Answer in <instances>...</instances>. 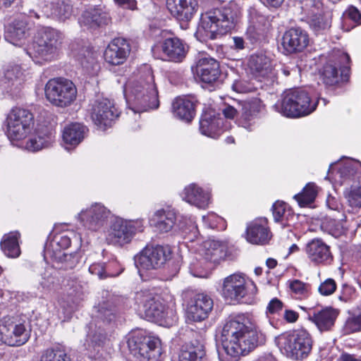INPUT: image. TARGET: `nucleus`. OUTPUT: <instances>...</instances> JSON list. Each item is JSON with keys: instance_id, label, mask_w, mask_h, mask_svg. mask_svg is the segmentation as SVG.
Masks as SVG:
<instances>
[{"instance_id": "obj_54", "label": "nucleus", "mask_w": 361, "mask_h": 361, "mask_svg": "<svg viewBox=\"0 0 361 361\" xmlns=\"http://www.w3.org/2000/svg\"><path fill=\"white\" fill-rule=\"evenodd\" d=\"M55 271L52 268L45 269L39 280V286L44 290L50 289L55 283Z\"/></svg>"}, {"instance_id": "obj_6", "label": "nucleus", "mask_w": 361, "mask_h": 361, "mask_svg": "<svg viewBox=\"0 0 361 361\" xmlns=\"http://www.w3.org/2000/svg\"><path fill=\"white\" fill-rule=\"evenodd\" d=\"M127 343L130 354L137 361H161V341L158 338L138 331L130 336Z\"/></svg>"}, {"instance_id": "obj_22", "label": "nucleus", "mask_w": 361, "mask_h": 361, "mask_svg": "<svg viewBox=\"0 0 361 361\" xmlns=\"http://www.w3.org/2000/svg\"><path fill=\"white\" fill-rule=\"evenodd\" d=\"M213 300L204 293L195 294L188 302L187 317L192 322H201L206 319L213 308Z\"/></svg>"}, {"instance_id": "obj_60", "label": "nucleus", "mask_w": 361, "mask_h": 361, "mask_svg": "<svg viewBox=\"0 0 361 361\" xmlns=\"http://www.w3.org/2000/svg\"><path fill=\"white\" fill-rule=\"evenodd\" d=\"M281 71L285 76H289L293 74H298L300 72V69L297 64L290 62L287 64L283 65L281 68Z\"/></svg>"}, {"instance_id": "obj_15", "label": "nucleus", "mask_w": 361, "mask_h": 361, "mask_svg": "<svg viewBox=\"0 0 361 361\" xmlns=\"http://www.w3.org/2000/svg\"><path fill=\"white\" fill-rule=\"evenodd\" d=\"M119 114L114 104L106 98L97 99L92 104L91 118L94 124L102 130L111 126Z\"/></svg>"}, {"instance_id": "obj_21", "label": "nucleus", "mask_w": 361, "mask_h": 361, "mask_svg": "<svg viewBox=\"0 0 361 361\" xmlns=\"http://www.w3.org/2000/svg\"><path fill=\"white\" fill-rule=\"evenodd\" d=\"M272 233L268 226V220L261 217L253 220L247 225L246 240L253 245H264L269 243Z\"/></svg>"}, {"instance_id": "obj_49", "label": "nucleus", "mask_w": 361, "mask_h": 361, "mask_svg": "<svg viewBox=\"0 0 361 361\" xmlns=\"http://www.w3.org/2000/svg\"><path fill=\"white\" fill-rule=\"evenodd\" d=\"M72 6L65 2H57L54 8L52 14L61 21H65L68 19L72 15Z\"/></svg>"}, {"instance_id": "obj_25", "label": "nucleus", "mask_w": 361, "mask_h": 361, "mask_svg": "<svg viewBox=\"0 0 361 361\" xmlns=\"http://www.w3.org/2000/svg\"><path fill=\"white\" fill-rule=\"evenodd\" d=\"M130 51L129 43L126 39L115 38L107 46L104 56L106 63L118 66L123 64Z\"/></svg>"}, {"instance_id": "obj_33", "label": "nucleus", "mask_w": 361, "mask_h": 361, "mask_svg": "<svg viewBox=\"0 0 361 361\" xmlns=\"http://www.w3.org/2000/svg\"><path fill=\"white\" fill-rule=\"evenodd\" d=\"M110 20L109 13L99 8H92L83 12L79 22L82 26L94 29L103 25H107Z\"/></svg>"}, {"instance_id": "obj_12", "label": "nucleus", "mask_w": 361, "mask_h": 361, "mask_svg": "<svg viewBox=\"0 0 361 361\" xmlns=\"http://www.w3.org/2000/svg\"><path fill=\"white\" fill-rule=\"evenodd\" d=\"M250 286L251 294H255L257 288L252 281H247L243 273H235L223 280L221 295L230 302H243L248 294Z\"/></svg>"}, {"instance_id": "obj_18", "label": "nucleus", "mask_w": 361, "mask_h": 361, "mask_svg": "<svg viewBox=\"0 0 361 361\" xmlns=\"http://www.w3.org/2000/svg\"><path fill=\"white\" fill-rule=\"evenodd\" d=\"M111 215V212L101 203L92 204L90 207L82 210L78 218L83 226L92 231L100 228Z\"/></svg>"}, {"instance_id": "obj_55", "label": "nucleus", "mask_w": 361, "mask_h": 361, "mask_svg": "<svg viewBox=\"0 0 361 361\" xmlns=\"http://www.w3.org/2000/svg\"><path fill=\"white\" fill-rule=\"evenodd\" d=\"M89 271L91 274L97 276L99 279L113 276L108 271V268L103 262L92 264L89 267Z\"/></svg>"}, {"instance_id": "obj_31", "label": "nucleus", "mask_w": 361, "mask_h": 361, "mask_svg": "<svg viewBox=\"0 0 361 361\" xmlns=\"http://www.w3.org/2000/svg\"><path fill=\"white\" fill-rule=\"evenodd\" d=\"M338 311L332 307H326L319 311H314L309 315L310 319L321 331H331L334 326Z\"/></svg>"}, {"instance_id": "obj_45", "label": "nucleus", "mask_w": 361, "mask_h": 361, "mask_svg": "<svg viewBox=\"0 0 361 361\" xmlns=\"http://www.w3.org/2000/svg\"><path fill=\"white\" fill-rule=\"evenodd\" d=\"M22 75L21 68L18 66H11L4 72L2 81L7 89L12 90L13 87L20 84Z\"/></svg>"}, {"instance_id": "obj_13", "label": "nucleus", "mask_w": 361, "mask_h": 361, "mask_svg": "<svg viewBox=\"0 0 361 361\" xmlns=\"http://www.w3.org/2000/svg\"><path fill=\"white\" fill-rule=\"evenodd\" d=\"M172 252L169 245H147L135 257V264L139 272L159 269L171 259Z\"/></svg>"}, {"instance_id": "obj_28", "label": "nucleus", "mask_w": 361, "mask_h": 361, "mask_svg": "<svg viewBox=\"0 0 361 361\" xmlns=\"http://www.w3.org/2000/svg\"><path fill=\"white\" fill-rule=\"evenodd\" d=\"M196 73L203 82H215L221 75L219 63L210 56H201L196 63Z\"/></svg>"}, {"instance_id": "obj_37", "label": "nucleus", "mask_w": 361, "mask_h": 361, "mask_svg": "<svg viewBox=\"0 0 361 361\" xmlns=\"http://www.w3.org/2000/svg\"><path fill=\"white\" fill-rule=\"evenodd\" d=\"M221 124L220 118L205 114L200 121V131L204 135L216 139L221 134Z\"/></svg>"}, {"instance_id": "obj_38", "label": "nucleus", "mask_w": 361, "mask_h": 361, "mask_svg": "<svg viewBox=\"0 0 361 361\" xmlns=\"http://www.w3.org/2000/svg\"><path fill=\"white\" fill-rule=\"evenodd\" d=\"M20 235L18 231H11L4 235L0 246L4 255L10 258H17L20 255L18 239Z\"/></svg>"}, {"instance_id": "obj_19", "label": "nucleus", "mask_w": 361, "mask_h": 361, "mask_svg": "<svg viewBox=\"0 0 361 361\" xmlns=\"http://www.w3.org/2000/svg\"><path fill=\"white\" fill-rule=\"evenodd\" d=\"M309 9L308 24L316 35L325 33L331 27L330 19L323 13V4L320 0H304Z\"/></svg>"}, {"instance_id": "obj_62", "label": "nucleus", "mask_w": 361, "mask_h": 361, "mask_svg": "<svg viewBox=\"0 0 361 361\" xmlns=\"http://www.w3.org/2000/svg\"><path fill=\"white\" fill-rule=\"evenodd\" d=\"M345 15L353 21L361 24V13L355 6H350L345 12Z\"/></svg>"}, {"instance_id": "obj_26", "label": "nucleus", "mask_w": 361, "mask_h": 361, "mask_svg": "<svg viewBox=\"0 0 361 361\" xmlns=\"http://www.w3.org/2000/svg\"><path fill=\"white\" fill-rule=\"evenodd\" d=\"M305 251L308 259L314 264L326 265L330 264L333 259L330 247L319 238L309 241L305 245Z\"/></svg>"}, {"instance_id": "obj_35", "label": "nucleus", "mask_w": 361, "mask_h": 361, "mask_svg": "<svg viewBox=\"0 0 361 361\" xmlns=\"http://www.w3.org/2000/svg\"><path fill=\"white\" fill-rule=\"evenodd\" d=\"M348 73V66H344L341 75H339L336 66L331 63H326L321 73V79L326 87H333L339 82L341 78L347 80Z\"/></svg>"}, {"instance_id": "obj_64", "label": "nucleus", "mask_w": 361, "mask_h": 361, "mask_svg": "<svg viewBox=\"0 0 361 361\" xmlns=\"http://www.w3.org/2000/svg\"><path fill=\"white\" fill-rule=\"evenodd\" d=\"M283 317L288 322L293 323L298 320V314L293 310H286L284 312Z\"/></svg>"}, {"instance_id": "obj_44", "label": "nucleus", "mask_w": 361, "mask_h": 361, "mask_svg": "<svg viewBox=\"0 0 361 361\" xmlns=\"http://www.w3.org/2000/svg\"><path fill=\"white\" fill-rule=\"evenodd\" d=\"M52 257L57 262L61 263V268L64 269L75 268L80 259L79 254L77 252L68 254L63 251L54 252V254H52Z\"/></svg>"}, {"instance_id": "obj_11", "label": "nucleus", "mask_w": 361, "mask_h": 361, "mask_svg": "<svg viewBox=\"0 0 361 361\" xmlns=\"http://www.w3.org/2000/svg\"><path fill=\"white\" fill-rule=\"evenodd\" d=\"M45 96L53 105L66 107L76 98L77 90L73 82L65 78H53L45 85Z\"/></svg>"}, {"instance_id": "obj_47", "label": "nucleus", "mask_w": 361, "mask_h": 361, "mask_svg": "<svg viewBox=\"0 0 361 361\" xmlns=\"http://www.w3.org/2000/svg\"><path fill=\"white\" fill-rule=\"evenodd\" d=\"M286 204L284 202L276 201L272 206V212L274 221L281 222L283 227L286 224L285 221H288L290 218H293L294 215L290 209H286Z\"/></svg>"}, {"instance_id": "obj_14", "label": "nucleus", "mask_w": 361, "mask_h": 361, "mask_svg": "<svg viewBox=\"0 0 361 361\" xmlns=\"http://www.w3.org/2000/svg\"><path fill=\"white\" fill-rule=\"evenodd\" d=\"M29 333L23 324H15L10 318L0 320V341L10 346H20L29 339Z\"/></svg>"}, {"instance_id": "obj_17", "label": "nucleus", "mask_w": 361, "mask_h": 361, "mask_svg": "<svg viewBox=\"0 0 361 361\" xmlns=\"http://www.w3.org/2000/svg\"><path fill=\"white\" fill-rule=\"evenodd\" d=\"M33 30V23L25 16L15 19L5 30V39L9 43L21 47L25 44Z\"/></svg>"}, {"instance_id": "obj_36", "label": "nucleus", "mask_w": 361, "mask_h": 361, "mask_svg": "<svg viewBox=\"0 0 361 361\" xmlns=\"http://www.w3.org/2000/svg\"><path fill=\"white\" fill-rule=\"evenodd\" d=\"M90 331L87 335V342L88 343V348H92L96 354L94 355L95 358L97 354L103 349L104 346L108 341L106 334L104 329L100 326L97 327V324H90L89 327Z\"/></svg>"}, {"instance_id": "obj_63", "label": "nucleus", "mask_w": 361, "mask_h": 361, "mask_svg": "<svg viewBox=\"0 0 361 361\" xmlns=\"http://www.w3.org/2000/svg\"><path fill=\"white\" fill-rule=\"evenodd\" d=\"M239 102L237 104V107H234L231 105L226 106L223 109L222 112L224 116L227 118H233L235 116L239 115Z\"/></svg>"}, {"instance_id": "obj_7", "label": "nucleus", "mask_w": 361, "mask_h": 361, "mask_svg": "<svg viewBox=\"0 0 361 361\" xmlns=\"http://www.w3.org/2000/svg\"><path fill=\"white\" fill-rule=\"evenodd\" d=\"M142 219L126 220L115 217L106 233L108 244L122 247L131 242L137 232L143 231Z\"/></svg>"}, {"instance_id": "obj_41", "label": "nucleus", "mask_w": 361, "mask_h": 361, "mask_svg": "<svg viewBox=\"0 0 361 361\" xmlns=\"http://www.w3.org/2000/svg\"><path fill=\"white\" fill-rule=\"evenodd\" d=\"M213 267L214 264L209 262H207V260L202 257L200 259H193L190 264L189 271L195 277L207 278Z\"/></svg>"}, {"instance_id": "obj_8", "label": "nucleus", "mask_w": 361, "mask_h": 361, "mask_svg": "<svg viewBox=\"0 0 361 361\" xmlns=\"http://www.w3.org/2000/svg\"><path fill=\"white\" fill-rule=\"evenodd\" d=\"M135 300L140 314L149 321L162 325L169 323V315H173V312L166 308L159 296L148 290L137 293Z\"/></svg>"}, {"instance_id": "obj_43", "label": "nucleus", "mask_w": 361, "mask_h": 361, "mask_svg": "<svg viewBox=\"0 0 361 361\" xmlns=\"http://www.w3.org/2000/svg\"><path fill=\"white\" fill-rule=\"evenodd\" d=\"M317 195V186L314 183H309L301 192L294 195V199L298 202L300 207H305L314 202Z\"/></svg>"}, {"instance_id": "obj_61", "label": "nucleus", "mask_w": 361, "mask_h": 361, "mask_svg": "<svg viewBox=\"0 0 361 361\" xmlns=\"http://www.w3.org/2000/svg\"><path fill=\"white\" fill-rule=\"evenodd\" d=\"M232 90L238 93H246L251 90V87L246 82L235 80L232 85Z\"/></svg>"}, {"instance_id": "obj_57", "label": "nucleus", "mask_w": 361, "mask_h": 361, "mask_svg": "<svg viewBox=\"0 0 361 361\" xmlns=\"http://www.w3.org/2000/svg\"><path fill=\"white\" fill-rule=\"evenodd\" d=\"M337 285L333 279H327L322 282L318 288L319 293L322 295H330L336 290Z\"/></svg>"}, {"instance_id": "obj_10", "label": "nucleus", "mask_w": 361, "mask_h": 361, "mask_svg": "<svg viewBox=\"0 0 361 361\" xmlns=\"http://www.w3.org/2000/svg\"><path fill=\"white\" fill-rule=\"evenodd\" d=\"M6 134L8 139L20 140L27 137L34 126V116L27 109L15 107L7 114Z\"/></svg>"}, {"instance_id": "obj_4", "label": "nucleus", "mask_w": 361, "mask_h": 361, "mask_svg": "<svg viewBox=\"0 0 361 361\" xmlns=\"http://www.w3.org/2000/svg\"><path fill=\"white\" fill-rule=\"evenodd\" d=\"M63 39V35L60 31L45 27L38 32L32 49L27 54L38 64L51 61L58 57Z\"/></svg>"}, {"instance_id": "obj_53", "label": "nucleus", "mask_w": 361, "mask_h": 361, "mask_svg": "<svg viewBox=\"0 0 361 361\" xmlns=\"http://www.w3.org/2000/svg\"><path fill=\"white\" fill-rule=\"evenodd\" d=\"M71 237L67 234H61L54 237L50 244V247L52 249L53 254H54V252H59L67 249L71 245Z\"/></svg>"}, {"instance_id": "obj_34", "label": "nucleus", "mask_w": 361, "mask_h": 361, "mask_svg": "<svg viewBox=\"0 0 361 361\" xmlns=\"http://www.w3.org/2000/svg\"><path fill=\"white\" fill-rule=\"evenodd\" d=\"M195 104L189 99L178 97L172 103L173 115L180 120L190 123L195 116Z\"/></svg>"}, {"instance_id": "obj_2", "label": "nucleus", "mask_w": 361, "mask_h": 361, "mask_svg": "<svg viewBox=\"0 0 361 361\" xmlns=\"http://www.w3.org/2000/svg\"><path fill=\"white\" fill-rule=\"evenodd\" d=\"M238 13L237 8L233 5L207 11L201 16L197 35L204 41L226 34L235 27Z\"/></svg>"}, {"instance_id": "obj_20", "label": "nucleus", "mask_w": 361, "mask_h": 361, "mask_svg": "<svg viewBox=\"0 0 361 361\" xmlns=\"http://www.w3.org/2000/svg\"><path fill=\"white\" fill-rule=\"evenodd\" d=\"M308 33L300 27H291L282 37L281 45L286 54L302 51L309 44Z\"/></svg>"}, {"instance_id": "obj_16", "label": "nucleus", "mask_w": 361, "mask_h": 361, "mask_svg": "<svg viewBox=\"0 0 361 361\" xmlns=\"http://www.w3.org/2000/svg\"><path fill=\"white\" fill-rule=\"evenodd\" d=\"M249 66L254 76L264 85H274L277 80L276 73L269 58L263 54L253 55L249 59Z\"/></svg>"}, {"instance_id": "obj_46", "label": "nucleus", "mask_w": 361, "mask_h": 361, "mask_svg": "<svg viewBox=\"0 0 361 361\" xmlns=\"http://www.w3.org/2000/svg\"><path fill=\"white\" fill-rule=\"evenodd\" d=\"M343 331L345 335L361 332V309L350 314L344 323Z\"/></svg>"}, {"instance_id": "obj_48", "label": "nucleus", "mask_w": 361, "mask_h": 361, "mask_svg": "<svg viewBox=\"0 0 361 361\" xmlns=\"http://www.w3.org/2000/svg\"><path fill=\"white\" fill-rule=\"evenodd\" d=\"M361 171V163L357 161L349 160L338 171L341 177L344 179L355 178Z\"/></svg>"}, {"instance_id": "obj_30", "label": "nucleus", "mask_w": 361, "mask_h": 361, "mask_svg": "<svg viewBox=\"0 0 361 361\" xmlns=\"http://www.w3.org/2000/svg\"><path fill=\"white\" fill-rule=\"evenodd\" d=\"M201 255L207 262L215 265L226 257L227 246L219 240H207L203 243Z\"/></svg>"}, {"instance_id": "obj_29", "label": "nucleus", "mask_w": 361, "mask_h": 361, "mask_svg": "<svg viewBox=\"0 0 361 361\" xmlns=\"http://www.w3.org/2000/svg\"><path fill=\"white\" fill-rule=\"evenodd\" d=\"M183 200L200 209L206 208L210 202V194L195 183L186 186L181 193Z\"/></svg>"}, {"instance_id": "obj_27", "label": "nucleus", "mask_w": 361, "mask_h": 361, "mask_svg": "<svg viewBox=\"0 0 361 361\" xmlns=\"http://www.w3.org/2000/svg\"><path fill=\"white\" fill-rule=\"evenodd\" d=\"M171 14L178 20L188 22L198 8L197 0H166Z\"/></svg>"}, {"instance_id": "obj_1", "label": "nucleus", "mask_w": 361, "mask_h": 361, "mask_svg": "<svg viewBox=\"0 0 361 361\" xmlns=\"http://www.w3.org/2000/svg\"><path fill=\"white\" fill-rule=\"evenodd\" d=\"M265 337L244 314L230 316L221 331V346L217 352L220 361H238L240 355H246L258 345L264 343Z\"/></svg>"}, {"instance_id": "obj_59", "label": "nucleus", "mask_w": 361, "mask_h": 361, "mask_svg": "<svg viewBox=\"0 0 361 361\" xmlns=\"http://www.w3.org/2000/svg\"><path fill=\"white\" fill-rule=\"evenodd\" d=\"M283 308V302L275 298H273L268 304L267 307V312L269 314H276Z\"/></svg>"}, {"instance_id": "obj_50", "label": "nucleus", "mask_w": 361, "mask_h": 361, "mask_svg": "<svg viewBox=\"0 0 361 361\" xmlns=\"http://www.w3.org/2000/svg\"><path fill=\"white\" fill-rule=\"evenodd\" d=\"M239 116L245 121H251L259 111L255 103L239 102Z\"/></svg>"}, {"instance_id": "obj_23", "label": "nucleus", "mask_w": 361, "mask_h": 361, "mask_svg": "<svg viewBox=\"0 0 361 361\" xmlns=\"http://www.w3.org/2000/svg\"><path fill=\"white\" fill-rule=\"evenodd\" d=\"M176 209L166 207L155 211L149 217V223L157 232L166 233L173 230L176 224Z\"/></svg>"}, {"instance_id": "obj_58", "label": "nucleus", "mask_w": 361, "mask_h": 361, "mask_svg": "<svg viewBox=\"0 0 361 361\" xmlns=\"http://www.w3.org/2000/svg\"><path fill=\"white\" fill-rule=\"evenodd\" d=\"M355 290L351 286L348 284H343L341 288V293L338 296L340 300L343 302H348L355 293Z\"/></svg>"}, {"instance_id": "obj_5", "label": "nucleus", "mask_w": 361, "mask_h": 361, "mask_svg": "<svg viewBox=\"0 0 361 361\" xmlns=\"http://www.w3.org/2000/svg\"><path fill=\"white\" fill-rule=\"evenodd\" d=\"M318 103L319 101L312 102L305 90L294 89L284 92L274 108L284 116L298 118L311 114Z\"/></svg>"}, {"instance_id": "obj_52", "label": "nucleus", "mask_w": 361, "mask_h": 361, "mask_svg": "<svg viewBox=\"0 0 361 361\" xmlns=\"http://www.w3.org/2000/svg\"><path fill=\"white\" fill-rule=\"evenodd\" d=\"M41 361H71L70 357L60 348L47 350Z\"/></svg>"}, {"instance_id": "obj_3", "label": "nucleus", "mask_w": 361, "mask_h": 361, "mask_svg": "<svg viewBox=\"0 0 361 361\" xmlns=\"http://www.w3.org/2000/svg\"><path fill=\"white\" fill-rule=\"evenodd\" d=\"M123 92L127 102H133L140 109L138 111H146L159 106L158 91L154 76L149 71L145 78L126 83Z\"/></svg>"}, {"instance_id": "obj_32", "label": "nucleus", "mask_w": 361, "mask_h": 361, "mask_svg": "<svg viewBox=\"0 0 361 361\" xmlns=\"http://www.w3.org/2000/svg\"><path fill=\"white\" fill-rule=\"evenodd\" d=\"M87 132V128L80 123H75L66 126L62 134L66 149L69 150L78 145Z\"/></svg>"}, {"instance_id": "obj_9", "label": "nucleus", "mask_w": 361, "mask_h": 361, "mask_svg": "<svg viewBox=\"0 0 361 361\" xmlns=\"http://www.w3.org/2000/svg\"><path fill=\"white\" fill-rule=\"evenodd\" d=\"M279 342L286 356L297 360L306 358L312 348V337L305 329L282 335Z\"/></svg>"}, {"instance_id": "obj_39", "label": "nucleus", "mask_w": 361, "mask_h": 361, "mask_svg": "<svg viewBox=\"0 0 361 361\" xmlns=\"http://www.w3.org/2000/svg\"><path fill=\"white\" fill-rule=\"evenodd\" d=\"M117 310L112 299L100 302L97 306L94 307V317L104 323L110 324L116 317Z\"/></svg>"}, {"instance_id": "obj_24", "label": "nucleus", "mask_w": 361, "mask_h": 361, "mask_svg": "<svg viewBox=\"0 0 361 361\" xmlns=\"http://www.w3.org/2000/svg\"><path fill=\"white\" fill-rule=\"evenodd\" d=\"M164 59L179 63L185 58L188 51V46L181 39L172 36L165 38L161 44Z\"/></svg>"}, {"instance_id": "obj_51", "label": "nucleus", "mask_w": 361, "mask_h": 361, "mask_svg": "<svg viewBox=\"0 0 361 361\" xmlns=\"http://www.w3.org/2000/svg\"><path fill=\"white\" fill-rule=\"evenodd\" d=\"M350 212L357 213L361 208V185L352 189L346 196Z\"/></svg>"}, {"instance_id": "obj_42", "label": "nucleus", "mask_w": 361, "mask_h": 361, "mask_svg": "<svg viewBox=\"0 0 361 361\" xmlns=\"http://www.w3.org/2000/svg\"><path fill=\"white\" fill-rule=\"evenodd\" d=\"M51 140L52 136L51 133L47 132L43 135L37 133L27 141L26 147L28 150L32 152L39 151L49 147Z\"/></svg>"}, {"instance_id": "obj_56", "label": "nucleus", "mask_w": 361, "mask_h": 361, "mask_svg": "<svg viewBox=\"0 0 361 361\" xmlns=\"http://www.w3.org/2000/svg\"><path fill=\"white\" fill-rule=\"evenodd\" d=\"M291 291L298 296H305L307 293L308 285L300 280L294 279L289 281Z\"/></svg>"}, {"instance_id": "obj_40", "label": "nucleus", "mask_w": 361, "mask_h": 361, "mask_svg": "<svg viewBox=\"0 0 361 361\" xmlns=\"http://www.w3.org/2000/svg\"><path fill=\"white\" fill-rule=\"evenodd\" d=\"M205 355L204 347L196 342L184 345L179 354V361H202Z\"/></svg>"}]
</instances>
